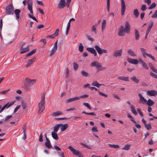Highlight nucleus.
Instances as JSON below:
<instances>
[{
	"mask_svg": "<svg viewBox=\"0 0 157 157\" xmlns=\"http://www.w3.org/2000/svg\"><path fill=\"white\" fill-rule=\"evenodd\" d=\"M63 113L61 111H58L53 113L52 115L53 116H56L61 115L63 114Z\"/></svg>",
	"mask_w": 157,
	"mask_h": 157,
	"instance_id": "obj_30",
	"label": "nucleus"
},
{
	"mask_svg": "<svg viewBox=\"0 0 157 157\" xmlns=\"http://www.w3.org/2000/svg\"><path fill=\"white\" fill-rule=\"evenodd\" d=\"M82 113H84V114H86L89 115H91L94 116L96 115V114L94 112L87 113L85 111H83Z\"/></svg>",
	"mask_w": 157,
	"mask_h": 157,
	"instance_id": "obj_45",
	"label": "nucleus"
},
{
	"mask_svg": "<svg viewBox=\"0 0 157 157\" xmlns=\"http://www.w3.org/2000/svg\"><path fill=\"white\" fill-rule=\"evenodd\" d=\"M143 67L145 69L147 70H148L149 69V67L147 66V64L146 63L144 62L143 64H142V65Z\"/></svg>",
	"mask_w": 157,
	"mask_h": 157,
	"instance_id": "obj_50",
	"label": "nucleus"
},
{
	"mask_svg": "<svg viewBox=\"0 0 157 157\" xmlns=\"http://www.w3.org/2000/svg\"><path fill=\"white\" fill-rule=\"evenodd\" d=\"M89 97V95L87 94H84V95H81L79 97V98H80H80H87Z\"/></svg>",
	"mask_w": 157,
	"mask_h": 157,
	"instance_id": "obj_60",
	"label": "nucleus"
},
{
	"mask_svg": "<svg viewBox=\"0 0 157 157\" xmlns=\"http://www.w3.org/2000/svg\"><path fill=\"white\" fill-rule=\"evenodd\" d=\"M135 38L136 40H138L140 38V35L139 31L136 29L135 30Z\"/></svg>",
	"mask_w": 157,
	"mask_h": 157,
	"instance_id": "obj_25",
	"label": "nucleus"
},
{
	"mask_svg": "<svg viewBox=\"0 0 157 157\" xmlns=\"http://www.w3.org/2000/svg\"><path fill=\"white\" fill-rule=\"evenodd\" d=\"M59 29H58L56 30L54 34L56 36H57L59 35Z\"/></svg>",
	"mask_w": 157,
	"mask_h": 157,
	"instance_id": "obj_61",
	"label": "nucleus"
},
{
	"mask_svg": "<svg viewBox=\"0 0 157 157\" xmlns=\"http://www.w3.org/2000/svg\"><path fill=\"white\" fill-rule=\"evenodd\" d=\"M26 82L28 84L29 86L32 85L35 82V80H31L29 78H26L25 80Z\"/></svg>",
	"mask_w": 157,
	"mask_h": 157,
	"instance_id": "obj_14",
	"label": "nucleus"
},
{
	"mask_svg": "<svg viewBox=\"0 0 157 157\" xmlns=\"http://www.w3.org/2000/svg\"><path fill=\"white\" fill-rule=\"evenodd\" d=\"M51 134L52 137L54 139L57 140L58 139L59 137L56 133L52 132Z\"/></svg>",
	"mask_w": 157,
	"mask_h": 157,
	"instance_id": "obj_31",
	"label": "nucleus"
},
{
	"mask_svg": "<svg viewBox=\"0 0 157 157\" xmlns=\"http://www.w3.org/2000/svg\"><path fill=\"white\" fill-rule=\"evenodd\" d=\"M141 52L142 53L143 56L144 58L146 57V55L147 53L146 52V50L145 49L143 48H140Z\"/></svg>",
	"mask_w": 157,
	"mask_h": 157,
	"instance_id": "obj_27",
	"label": "nucleus"
},
{
	"mask_svg": "<svg viewBox=\"0 0 157 157\" xmlns=\"http://www.w3.org/2000/svg\"><path fill=\"white\" fill-rule=\"evenodd\" d=\"M60 128H61L60 130L61 132L63 131L68 128V124H59Z\"/></svg>",
	"mask_w": 157,
	"mask_h": 157,
	"instance_id": "obj_9",
	"label": "nucleus"
},
{
	"mask_svg": "<svg viewBox=\"0 0 157 157\" xmlns=\"http://www.w3.org/2000/svg\"><path fill=\"white\" fill-rule=\"evenodd\" d=\"M94 47L98 53L100 55H102L103 53H107L108 52L106 50L101 49V48L98 45L95 46Z\"/></svg>",
	"mask_w": 157,
	"mask_h": 157,
	"instance_id": "obj_5",
	"label": "nucleus"
},
{
	"mask_svg": "<svg viewBox=\"0 0 157 157\" xmlns=\"http://www.w3.org/2000/svg\"><path fill=\"white\" fill-rule=\"evenodd\" d=\"M83 105L85 106L86 107L89 109L90 110L91 109V108L88 103H83Z\"/></svg>",
	"mask_w": 157,
	"mask_h": 157,
	"instance_id": "obj_51",
	"label": "nucleus"
},
{
	"mask_svg": "<svg viewBox=\"0 0 157 157\" xmlns=\"http://www.w3.org/2000/svg\"><path fill=\"white\" fill-rule=\"evenodd\" d=\"M80 99V98L78 96L71 98L68 99L66 101L67 103H69L71 102Z\"/></svg>",
	"mask_w": 157,
	"mask_h": 157,
	"instance_id": "obj_16",
	"label": "nucleus"
},
{
	"mask_svg": "<svg viewBox=\"0 0 157 157\" xmlns=\"http://www.w3.org/2000/svg\"><path fill=\"white\" fill-rule=\"evenodd\" d=\"M146 128L148 130L151 129V126L150 124H147L145 125Z\"/></svg>",
	"mask_w": 157,
	"mask_h": 157,
	"instance_id": "obj_41",
	"label": "nucleus"
},
{
	"mask_svg": "<svg viewBox=\"0 0 157 157\" xmlns=\"http://www.w3.org/2000/svg\"><path fill=\"white\" fill-rule=\"evenodd\" d=\"M153 25H154L153 22H150L149 23V24L148 26L147 29L151 31V28L153 26Z\"/></svg>",
	"mask_w": 157,
	"mask_h": 157,
	"instance_id": "obj_44",
	"label": "nucleus"
},
{
	"mask_svg": "<svg viewBox=\"0 0 157 157\" xmlns=\"http://www.w3.org/2000/svg\"><path fill=\"white\" fill-rule=\"evenodd\" d=\"M100 66L98 68V71H102L103 70H105L106 69L105 67H102V66L101 64L100 65Z\"/></svg>",
	"mask_w": 157,
	"mask_h": 157,
	"instance_id": "obj_42",
	"label": "nucleus"
},
{
	"mask_svg": "<svg viewBox=\"0 0 157 157\" xmlns=\"http://www.w3.org/2000/svg\"><path fill=\"white\" fill-rule=\"evenodd\" d=\"M131 79L135 83L137 84L139 82V80L137 78L136 76H133L131 77Z\"/></svg>",
	"mask_w": 157,
	"mask_h": 157,
	"instance_id": "obj_26",
	"label": "nucleus"
},
{
	"mask_svg": "<svg viewBox=\"0 0 157 157\" xmlns=\"http://www.w3.org/2000/svg\"><path fill=\"white\" fill-rule=\"evenodd\" d=\"M137 111L141 116L143 117L144 116L143 114V113L141 112L140 109H137Z\"/></svg>",
	"mask_w": 157,
	"mask_h": 157,
	"instance_id": "obj_62",
	"label": "nucleus"
},
{
	"mask_svg": "<svg viewBox=\"0 0 157 157\" xmlns=\"http://www.w3.org/2000/svg\"><path fill=\"white\" fill-rule=\"evenodd\" d=\"M150 75L153 78H155V79H157V75L155 74L154 73L152 72L151 71L150 72Z\"/></svg>",
	"mask_w": 157,
	"mask_h": 157,
	"instance_id": "obj_49",
	"label": "nucleus"
},
{
	"mask_svg": "<svg viewBox=\"0 0 157 157\" xmlns=\"http://www.w3.org/2000/svg\"><path fill=\"white\" fill-rule=\"evenodd\" d=\"M108 144L109 147H113L115 149L118 148L120 147L118 145L112 144Z\"/></svg>",
	"mask_w": 157,
	"mask_h": 157,
	"instance_id": "obj_37",
	"label": "nucleus"
},
{
	"mask_svg": "<svg viewBox=\"0 0 157 157\" xmlns=\"http://www.w3.org/2000/svg\"><path fill=\"white\" fill-rule=\"evenodd\" d=\"M86 50L91 53L94 55L95 56L97 55V53L95 50L93 48H87Z\"/></svg>",
	"mask_w": 157,
	"mask_h": 157,
	"instance_id": "obj_15",
	"label": "nucleus"
},
{
	"mask_svg": "<svg viewBox=\"0 0 157 157\" xmlns=\"http://www.w3.org/2000/svg\"><path fill=\"white\" fill-rule=\"evenodd\" d=\"M147 94L150 96H155L157 95V91L154 90H148L147 92Z\"/></svg>",
	"mask_w": 157,
	"mask_h": 157,
	"instance_id": "obj_10",
	"label": "nucleus"
},
{
	"mask_svg": "<svg viewBox=\"0 0 157 157\" xmlns=\"http://www.w3.org/2000/svg\"><path fill=\"white\" fill-rule=\"evenodd\" d=\"M92 85L93 86H96L98 88H99L100 86H105V85L104 84H99L97 81H95L94 82H93L92 83Z\"/></svg>",
	"mask_w": 157,
	"mask_h": 157,
	"instance_id": "obj_20",
	"label": "nucleus"
},
{
	"mask_svg": "<svg viewBox=\"0 0 157 157\" xmlns=\"http://www.w3.org/2000/svg\"><path fill=\"white\" fill-rule=\"evenodd\" d=\"M36 52V50L34 49L32 51H31L30 52L28 53L26 55V57H28L31 56L33 54H34Z\"/></svg>",
	"mask_w": 157,
	"mask_h": 157,
	"instance_id": "obj_36",
	"label": "nucleus"
},
{
	"mask_svg": "<svg viewBox=\"0 0 157 157\" xmlns=\"http://www.w3.org/2000/svg\"><path fill=\"white\" fill-rule=\"evenodd\" d=\"M125 28H124V29L126 30V33L127 34L129 33L130 32V25L128 21H126L125 22Z\"/></svg>",
	"mask_w": 157,
	"mask_h": 157,
	"instance_id": "obj_8",
	"label": "nucleus"
},
{
	"mask_svg": "<svg viewBox=\"0 0 157 157\" xmlns=\"http://www.w3.org/2000/svg\"><path fill=\"white\" fill-rule=\"evenodd\" d=\"M35 59L33 58L31 59H29L26 64L25 65V67H28L31 65L35 61Z\"/></svg>",
	"mask_w": 157,
	"mask_h": 157,
	"instance_id": "obj_17",
	"label": "nucleus"
},
{
	"mask_svg": "<svg viewBox=\"0 0 157 157\" xmlns=\"http://www.w3.org/2000/svg\"><path fill=\"white\" fill-rule=\"evenodd\" d=\"M28 8L30 13L32 14H33V12L32 9V6H28Z\"/></svg>",
	"mask_w": 157,
	"mask_h": 157,
	"instance_id": "obj_48",
	"label": "nucleus"
},
{
	"mask_svg": "<svg viewBox=\"0 0 157 157\" xmlns=\"http://www.w3.org/2000/svg\"><path fill=\"white\" fill-rule=\"evenodd\" d=\"M122 49L114 50L113 53V56L114 57H121L122 55Z\"/></svg>",
	"mask_w": 157,
	"mask_h": 157,
	"instance_id": "obj_4",
	"label": "nucleus"
},
{
	"mask_svg": "<svg viewBox=\"0 0 157 157\" xmlns=\"http://www.w3.org/2000/svg\"><path fill=\"white\" fill-rule=\"evenodd\" d=\"M57 49V48H53L50 52V56H52L55 54L56 52Z\"/></svg>",
	"mask_w": 157,
	"mask_h": 157,
	"instance_id": "obj_33",
	"label": "nucleus"
},
{
	"mask_svg": "<svg viewBox=\"0 0 157 157\" xmlns=\"http://www.w3.org/2000/svg\"><path fill=\"white\" fill-rule=\"evenodd\" d=\"M133 13L135 15L136 17H137L138 16L139 14V13L138 11V10L137 9H136L134 10L133 11Z\"/></svg>",
	"mask_w": 157,
	"mask_h": 157,
	"instance_id": "obj_39",
	"label": "nucleus"
},
{
	"mask_svg": "<svg viewBox=\"0 0 157 157\" xmlns=\"http://www.w3.org/2000/svg\"><path fill=\"white\" fill-rule=\"evenodd\" d=\"M97 26L96 25H94L92 26V29L91 30L92 31H94L95 33H96V30Z\"/></svg>",
	"mask_w": 157,
	"mask_h": 157,
	"instance_id": "obj_52",
	"label": "nucleus"
},
{
	"mask_svg": "<svg viewBox=\"0 0 157 157\" xmlns=\"http://www.w3.org/2000/svg\"><path fill=\"white\" fill-rule=\"evenodd\" d=\"M43 136L42 134L41 133L40 134V136L39 137V142H42L43 141Z\"/></svg>",
	"mask_w": 157,
	"mask_h": 157,
	"instance_id": "obj_58",
	"label": "nucleus"
},
{
	"mask_svg": "<svg viewBox=\"0 0 157 157\" xmlns=\"http://www.w3.org/2000/svg\"><path fill=\"white\" fill-rule=\"evenodd\" d=\"M70 25L71 22L69 21L67 24V27L66 30V35H68L69 33V31L70 28Z\"/></svg>",
	"mask_w": 157,
	"mask_h": 157,
	"instance_id": "obj_29",
	"label": "nucleus"
},
{
	"mask_svg": "<svg viewBox=\"0 0 157 157\" xmlns=\"http://www.w3.org/2000/svg\"><path fill=\"white\" fill-rule=\"evenodd\" d=\"M156 6V4L155 3H153L148 8V9H151L155 8Z\"/></svg>",
	"mask_w": 157,
	"mask_h": 157,
	"instance_id": "obj_54",
	"label": "nucleus"
},
{
	"mask_svg": "<svg viewBox=\"0 0 157 157\" xmlns=\"http://www.w3.org/2000/svg\"><path fill=\"white\" fill-rule=\"evenodd\" d=\"M15 102L14 101H13L12 102H11L10 103H8L6 104V107L7 109H8L10 107L11 105H13Z\"/></svg>",
	"mask_w": 157,
	"mask_h": 157,
	"instance_id": "obj_46",
	"label": "nucleus"
},
{
	"mask_svg": "<svg viewBox=\"0 0 157 157\" xmlns=\"http://www.w3.org/2000/svg\"><path fill=\"white\" fill-rule=\"evenodd\" d=\"M147 8L146 7V5H144L142 6L141 8V10H142L143 11H145L146 9Z\"/></svg>",
	"mask_w": 157,
	"mask_h": 157,
	"instance_id": "obj_55",
	"label": "nucleus"
},
{
	"mask_svg": "<svg viewBox=\"0 0 157 157\" xmlns=\"http://www.w3.org/2000/svg\"><path fill=\"white\" fill-rule=\"evenodd\" d=\"M126 31L124 29V27L123 26H121L119 30L118 35L120 36H123L125 35Z\"/></svg>",
	"mask_w": 157,
	"mask_h": 157,
	"instance_id": "obj_6",
	"label": "nucleus"
},
{
	"mask_svg": "<svg viewBox=\"0 0 157 157\" xmlns=\"http://www.w3.org/2000/svg\"><path fill=\"white\" fill-rule=\"evenodd\" d=\"M59 128V124H57L54 127V132H53L57 133Z\"/></svg>",
	"mask_w": 157,
	"mask_h": 157,
	"instance_id": "obj_32",
	"label": "nucleus"
},
{
	"mask_svg": "<svg viewBox=\"0 0 157 157\" xmlns=\"http://www.w3.org/2000/svg\"><path fill=\"white\" fill-rule=\"evenodd\" d=\"M68 148L75 155L78 156L79 157H83V155L80 152L75 150L72 146H69L68 147Z\"/></svg>",
	"mask_w": 157,
	"mask_h": 157,
	"instance_id": "obj_3",
	"label": "nucleus"
},
{
	"mask_svg": "<svg viewBox=\"0 0 157 157\" xmlns=\"http://www.w3.org/2000/svg\"><path fill=\"white\" fill-rule=\"evenodd\" d=\"M65 0H60L58 6V8L60 9L63 8L65 6Z\"/></svg>",
	"mask_w": 157,
	"mask_h": 157,
	"instance_id": "obj_13",
	"label": "nucleus"
},
{
	"mask_svg": "<svg viewBox=\"0 0 157 157\" xmlns=\"http://www.w3.org/2000/svg\"><path fill=\"white\" fill-rule=\"evenodd\" d=\"M45 144V146L48 148H51L52 147V146L50 141L46 142Z\"/></svg>",
	"mask_w": 157,
	"mask_h": 157,
	"instance_id": "obj_35",
	"label": "nucleus"
},
{
	"mask_svg": "<svg viewBox=\"0 0 157 157\" xmlns=\"http://www.w3.org/2000/svg\"><path fill=\"white\" fill-rule=\"evenodd\" d=\"M118 79L126 81H129V78L128 77L118 76L117 77Z\"/></svg>",
	"mask_w": 157,
	"mask_h": 157,
	"instance_id": "obj_21",
	"label": "nucleus"
},
{
	"mask_svg": "<svg viewBox=\"0 0 157 157\" xmlns=\"http://www.w3.org/2000/svg\"><path fill=\"white\" fill-rule=\"evenodd\" d=\"M81 73L83 76L85 77H87L89 75V73H88L84 71H82Z\"/></svg>",
	"mask_w": 157,
	"mask_h": 157,
	"instance_id": "obj_47",
	"label": "nucleus"
},
{
	"mask_svg": "<svg viewBox=\"0 0 157 157\" xmlns=\"http://www.w3.org/2000/svg\"><path fill=\"white\" fill-rule=\"evenodd\" d=\"M98 92L99 95L106 98L107 97V94H104V93L100 91L99 90L98 91Z\"/></svg>",
	"mask_w": 157,
	"mask_h": 157,
	"instance_id": "obj_57",
	"label": "nucleus"
},
{
	"mask_svg": "<svg viewBox=\"0 0 157 157\" xmlns=\"http://www.w3.org/2000/svg\"><path fill=\"white\" fill-rule=\"evenodd\" d=\"M146 56L149 57V58H150L151 59H152V60H153L154 61H155V59L154 57L152 55H151L147 53V54L146 55Z\"/></svg>",
	"mask_w": 157,
	"mask_h": 157,
	"instance_id": "obj_53",
	"label": "nucleus"
},
{
	"mask_svg": "<svg viewBox=\"0 0 157 157\" xmlns=\"http://www.w3.org/2000/svg\"><path fill=\"white\" fill-rule=\"evenodd\" d=\"M101 64L97 61H94L91 63V65L92 66L96 67L98 68L100 66V65Z\"/></svg>",
	"mask_w": 157,
	"mask_h": 157,
	"instance_id": "obj_22",
	"label": "nucleus"
},
{
	"mask_svg": "<svg viewBox=\"0 0 157 157\" xmlns=\"http://www.w3.org/2000/svg\"><path fill=\"white\" fill-rule=\"evenodd\" d=\"M154 103V102L152 100L149 99L147 101L146 104L149 106H152Z\"/></svg>",
	"mask_w": 157,
	"mask_h": 157,
	"instance_id": "obj_24",
	"label": "nucleus"
},
{
	"mask_svg": "<svg viewBox=\"0 0 157 157\" xmlns=\"http://www.w3.org/2000/svg\"><path fill=\"white\" fill-rule=\"evenodd\" d=\"M28 6H32L33 5V1L32 0H28Z\"/></svg>",
	"mask_w": 157,
	"mask_h": 157,
	"instance_id": "obj_63",
	"label": "nucleus"
},
{
	"mask_svg": "<svg viewBox=\"0 0 157 157\" xmlns=\"http://www.w3.org/2000/svg\"><path fill=\"white\" fill-rule=\"evenodd\" d=\"M74 69L75 71H76L78 68V66L77 63L75 62L73 63Z\"/></svg>",
	"mask_w": 157,
	"mask_h": 157,
	"instance_id": "obj_43",
	"label": "nucleus"
},
{
	"mask_svg": "<svg viewBox=\"0 0 157 157\" xmlns=\"http://www.w3.org/2000/svg\"><path fill=\"white\" fill-rule=\"evenodd\" d=\"M127 52L130 56L132 57L136 56V55L131 49H129L127 51Z\"/></svg>",
	"mask_w": 157,
	"mask_h": 157,
	"instance_id": "obj_19",
	"label": "nucleus"
},
{
	"mask_svg": "<svg viewBox=\"0 0 157 157\" xmlns=\"http://www.w3.org/2000/svg\"><path fill=\"white\" fill-rule=\"evenodd\" d=\"M83 46L82 43L80 44L78 46V50L80 52H82L83 51Z\"/></svg>",
	"mask_w": 157,
	"mask_h": 157,
	"instance_id": "obj_38",
	"label": "nucleus"
},
{
	"mask_svg": "<svg viewBox=\"0 0 157 157\" xmlns=\"http://www.w3.org/2000/svg\"><path fill=\"white\" fill-rule=\"evenodd\" d=\"M106 21L105 20H103L102 23V27H101V29L102 31H103V29L105 28L106 26Z\"/></svg>",
	"mask_w": 157,
	"mask_h": 157,
	"instance_id": "obj_34",
	"label": "nucleus"
},
{
	"mask_svg": "<svg viewBox=\"0 0 157 157\" xmlns=\"http://www.w3.org/2000/svg\"><path fill=\"white\" fill-rule=\"evenodd\" d=\"M138 95L140 98V102L143 104H146L147 100L143 97L141 94H139Z\"/></svg>",
	"mask_w": 157,
	"mask_h": 157,
	"instance_id": "obj_11",
	"label": "nucleus"
},
{
	"mask_svg": "<svg viewBox=\"0 0 157 157\" xmlns=\"http://www.w3.org/2000/svg\"><path fill=\"white\" fill-rule=\"evenodd\" d=\"M29 16L30 18H31L32 19H33V20L36 21V22H38V21H37V19H36V18L34 17L32 15H31L30 14H29Z\"/></svg>",
	"mask_w": 157,
	"mask_h": 157,
	"instance_id": "obj_59",
	"label": "nucleus"
},
{
	"mask_svg": "<svg viewBox=\"0 0 157 157\" xmlns=\"http://www.w3.org/2000/svg\"><path fill=\"white\" fill-rule=\"evenodd\" d=\"M21 49L22 51L20 52V54H22L25 52H26L29 51V46H27L25 48H23V45L21 46Z\"/></svg>",
	"mask_w": 157,
	"mask_h": 157,
	"instance_id": "obj_18",
	"label": "nucleus"
},
{
	"mask_svg": "<svg viewBox=\"0 0 157 157\" xmlns=\"http://www.w3.org/2000/svg\"><path fill=\"white\" fill-rule=\"evenodd\" d=\"M138 61V63L139 62V63L141 65H142L145 62L141 58L139 59Z\"/></svg>",
	"mask_w": 157,
	"mask_h": 157,
	"instance_id": "obj_64",
	"label": "nucleus"
},
{
	"mask_svg": "<svg viewBox=\"0 0 157 157\" xmlns=\"http://www.w3.org/2000/svg\"><path fill=\"white\" fill-rule=\"evenodd\" d=\"M130 145L129 144H126L122 148V150H128L130 147Z\"/></svg>",
	"mask_w": 157,
	"mask_h": 157,
	"instance_id": "obj_40",
	"label": "nucleus"
},
{
	"mask_svg": "<svg viewBox=\"0 0 157 157\" xmlns=\"http://www.w3.org/2000/svg\"><path fill=\"white\" fill-rule=\"evenodd\" d=\"M6 14L7 15H13L14 14V7L12 4H10L6 7Z\"/></svg>",
	"mask_w": 157,
	"mask_h": 157,
	"instance_id": "obj_2",
	"label": "nucleus"
},
{
	"mask_svg": "<svg viewBox=\"0 0 157 157\" xmlns=\"http://www.w3.org/2000/svg\"><path fill=\"white\" fill-rule=\"evenodd\" d=\"M41 97V100L38 105L39 109L38 112V114L41 113L45 109L44 105L45 103V94H43Z\"/></svg>",
	"mask_w": 157,
	"mask_h": 157,
	"instance_id": "obj_1",
	"label": "nucleus"
},
{
	"mask_svg": "<svg viewBox=\"0 0 157 157\" xmlns=\"http://www.w3.org/2000/svg\"><path fill=\"white\" fill-rule=\"evenodd\" d=\"M121 14L123 15L124 13L125 6L124 0H121Z\"/></svg>",
	"mask_w": 157,
	"mask_h": 157,
	"instance_id": "obj_7",
	"label": "nucleus"
},
{
	"mask_svg": "<svg viewBox=\"0 0 157 157\" xmlns=\"http://www.w3.org/2000/svg\"><path fill=\"white\" fill-rule=\"evenodd\" d=\"M21 104L23 108L24 109H25L27 106L26 104L25 103H24L23 101H22Z\"/></svg>",
	"mask_w": 157,
	"mask_h": 157,
	"instance_id": "obj_56",
	"label": "nucleus"
},
{
	"mask_svg": "<svg viewBox=\"0 0 157 157\" xmlns=\"http://www.w3.org/2000/svg\"><path fill=\"white\" fill-rule=\"evenodd\" d=\"M127 61L129 63L134 64H137L138 63V60L136 59H132L128 58L127 59Z\"/></svg>",
	"mask_w": 157,
	"mask_h": 157,
	"instance_id": "obj_12",
	"label": "nucleus"
},
{
	"mask_svg": "<svg viewBox=\"0 0 157 157\" xmlns=\"http://www.w3.org/2000/svg\"><path fill=\"white\" fill-rule=\"evenodd\" d=\"M20 12L21 11L19 9H16L14 10V13L16 14V18L17 19L19 18V15Z\"/></svg>",
	"mask_w": 157,
	"mask_h": 157,
	"instance_id": "obj_23",
	"label": "nucleus"
},
{
	"mask_svg": "<svg viewBox=\"0 0 157 157\" xmlns=\"http://www.w3.org/2000/svg\"><path fill=\"white\" fill-rule=\"evenodd\" d=\"M130 108L131 111L135 115H136L137 114V113L135 109V108L134 106L132 105L130 106Z\"/></svg>",
	"mask_w": 157,
	"mask_h": 157,
	"instance_id": "obj_28",
	"label": "nucleus"
}]
</instances>
